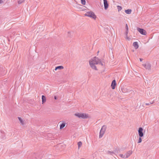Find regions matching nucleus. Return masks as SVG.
<instances>
[{
  "label": "nucleus",
  "instance_id": "obj_25",
  "mask_svg": "<svg viewBox=\"0 0 159 159\" xmlns=\"http://www.w3.org/2000/svg\"><path fill=\"white\" fill-rule=\"evenodd\" d=\"M125 29H126V31H128V28L127 24H126Z\"/></svg>",
  "mask_w": 159,
  "mask_h": 159
},
{
  "label": "nucleus",
  "instance_id": "obj_20",
  "mask_svg": "<svg viewBox=\"0 0 159 159\" xmlns=\"http://www.w3.org/2000/svg\"><path fill=\"white\" fill-rule=\"evenodd\" d=\"M81 2L82 4L83 5H85V0H81Z\"/></svg>",
  "mask_w": 159,
  "mask_h": 159
},
{
  "label": "nucleus",
  "instance_id": "obj_26",
  "mask_svg": "<svg viewBox=\"0 0 159 159\" xmlns=\"http://www.w3.org/2000/svg\"><path fill=\"white\" fill-rule=\"evenodd\" d=\"M124 155H123V154H120V156L122 158H124Z\"/></svg>",
  "mask_w": 159,
  "mask_h": 159
},
{
  "label": "nucleus",
  "instance_id": "obj_12",
  "mask_svg": "<svg viewBox=\"0 0 159 159\" xmlns=\"http://www.w3.org/2000/svg\"><path fill=\"white\" fill-rule=\"evenodd\" d=\"M133 46L135 49H137L139 48V45L137 42H134L133 43Z\"/></svg>",
  "mask_w": 159,
  "mask_h": 159
},
{
  "label": "nucleus",
  "instance_id": "obj_23",
  "mask_svg": "<svg viewBox=\"0 0 159 159\" xmlns=\"http://www.w3.org/2000/svg\"><path fill=\"white\" fill-rule=\"evenodd\" d=\"M142 139L141 137H139V139L138 143H141L142 142Z\"/></svg>",
  "mask_w": 159,
  "mask_h": 159
},
{
  "label": "nucleus",
  "instance_id": "obj_1",
  "mask_svg": "<svg viewBox=\"0 0 159 159\" xmlns=\"http://www.w3.org/2000/svg\"><path fill=\"white\" fill-rule=\"evenodd\" d=\"M89 64L93 69L97 70L98 69L95 65L99 64L103 66L104 65V61L103 60H101L98 57H94L89 60Z\"/></svg>",
  "mask_w": 159,
  "mask_h": 159
},
{
  "label": "nucleus",
  "instance_id": "obj_16",
  "mask_svg": "<svg viewBox=\"0 0 159 159\" xmlns=\"http://www.w3.org/2000/svg\"><path fill=\"white\" fill-rule=\"evenodd\" d=\"M66 125L65 123L64 122L62 123L60 125V129H62Z\"/></svg>",
  "mask_w": 159,
  "mask_h": 159
},
{
  "label": "nucleus",
  "instance_id": "obj_28",
  "mask_svg": "<svg viewBox=\"0 0 159 159\" xmlns=\"http://www.w3.org/2000/svg\"><path fill=\"white\" fill-rule=\"evenodd\" d=\"M108 152L109 153H110L111 154V153H113V152H111L109 151Z\"/></svg>",
  "mask_w": 159,
  "mask_h": 159
},
{
  "label": "nucleus",
  "instance_id": "obj_14",
  "mask_svg": "<svg viewBox=\"0 0 159 159\" xmlns=\"http://www.w3.org/2000/svg\"><path fill=\"white\" fill-rule=\"evenodd\" d=\"M125 12L126 14H130L131 12V10L129 9L125 10Z\"/></svg>",
  "mask_w": 159,
  "mask_h": 159
},
{
  "label": "nucleus",
  "instance_id": "obj_13",
  "mask_svg": "<svg viewBox=\"0 0 159 159\" xmlns=\"http://www.w3.org/2000/svg\"><path fill=\"white\" fill-rule=\"evenodd\" d=\"M42 102L43 103L45 102L46 101V98L45 97L44 95H42Z\"/></svg>",
  "mask_w": 159,
  "mask_h": 159
},
{
  "label": "nucleus",
  "instance_id": "obj_6",
  "mask_svg": "<svg viewBox=\"0 0 159 159\" xmlns=\"http://www.w3.org/2000/svg\"><path fill=\"white\" fill-rule=\"evenodd\" d=\"M143 66L148 70H150V69L151 65L148 63H146L144 64H143Z\"/></svg>",
  "mask_w": 159,
  "mask_h": 159
},
{
  "label": "nucleus",
  "instance_id": "obj_3",
  "mask_svg": "<svg viewBox=\"0 0 159 159\" xmlns=\"http://www.w3.org/2000/svg\"><path fill=\"white\" fill-rule=\"evenodd\" d=\"M75 116L80 118H81L83 119H86L89 118V116L88 114L85 113H77L75 114Z\"/></svg>",
  "mask_w": 159,
  "mask_h": 159
},
{
  "label": "nucleus",
  "instance_id": "obj_4",
  "mask_svg": "<svg viewBox=\"0 0 159 159\" xmlns=\"http://www.w3.org/2000/svg\"><path fill=\"white\" fill-rule=\"evenodd\" d=\"M107 128V126L105 125H103L102 127L100 132L99 138H101L106 131V129Z\"/></svg>",
  "mask_w": 159,
  "mask_h": 159
},
{
  "label": "nucleus",
  "instance_id": "obj_2",
  "mask_svg": "<svg viewBox=\"0 0 159 159\" xmlns=\"http://www.w3.org/2000/svg\"><path fill=\"white\" fill-rule=\"evenodd\" d=\"M84 15L86 16L90 17L93 19H96V16L94 13L92 11H89L87 12Z\"/></svg>",
  "mask_w": 159,
  "mask_h": 159
},
{
  "label": "nucleus",
  "instance_id": "obj_18",
  "mask_svg": "<svg viewBox=\"0 0 159 159\" xmlns=\"http://www.w3.org/2000/svg\"><path fill=\"white\" fill-rule=\"evenodd\" d=\"M18 119H19V120H20V123L22 125H24V121H23V120H22V119H21V118L20 117H18Z\"/></svg>",
  "mask_w": 159,
  "mask_h": 159
},
{
  "label": "nucleus",
  "instance_id": "obj_30",
  "mask_svg": "<svg viewBox=\"0 0 159 159\" xmlns=\"http://www.w3.org/2000/svg\"><path fill=\"white\" fill-rule=\"evenodd\" d=\"M2 2V0H0V3H1Z\"/></svg>",
  "mask_w": 159,
  "mask_h": 159
},
{
  "label": "nucleus",
  "instance_id": "obj_29",
  "mask_svg": "<svg viewBox=\"0 0 159 159\" xmlns=\"http://www.w3.org/2000/svg\"><path fill=\"white\" fill-rule=\"evenodd\" d=\"M142 60H143V59H142V58H140V61H142Z\"/></svg>",
  "mask_w": 159,
  "mask_h": 159
},
{
  "label": "nucleus",
  "instance_id": "obj_9",
  "mask_svg": "<svg viewBox=\"0 0 159 159\" xmlns=\"http://www.w3.org/2000/svg\"><path fill=\"white\" fill-rule=\"evenodd\" d=\"M125 148H116L114 150V152L115 153H119L121 151H123L124 150H125Z\"/></svg>",
  "mask_w": 159,
  "mask_h": 159
},
{
  "label": "nucleus",
  "instance_id": "obj_15",
  "mask_svg": "<svg viewBox=\"0 0 159 159\" xmlns=\"http://www.w3.org/2000/svg\"><path fill=\"white\" fill-rule=\"evenodd\" d=\"M63 68V67L62 66H57V67H56L55 69V70H58V69H62Z\"/></svg>",
  "mask_w": 159,
  "mask_h": 159
},
{
  "label": "nucleus",
  "instance_id": "obj_27",
  "mask_svg": "<svg viewBox=\"0 0 159 159\" xmlns=\"http://www.w3.org/2000/svg\"><path fill=\"white\" fill-rule=\"evenodd\" d=\"M54 99H55V100H56V99H57V97H56V96H55L54 97Z\"/></svg>",
  "mask_w": 159,
  "mask_h": 159
},
{
  "label": "nucleus",
  "instance_id": "obj_11",
  "mask_svg": "<svg viewBox=\"0 0 159 159\" xmlns=\"http://www.w3.org/2000/svg\"><path fill=\"white\" fill-rule=\"evenodd\" d=\"M103 2L104 9L105 10H106L108 6L107 1V0H103Z\"/></svg>",
  "mask_w": 159,
  "mask_h": 159
},
{
  "label": "nucleus",
  "instance_id": "obj_8",
  "mask_svg": "<svg viewBox=\"0 0 159 159\" xmlns=\"http://www.w3.org/2000/svg\"><path fill=\"white\" fill-rule=\"evenodd\" d=\"M132 153V151H128L124 156V158H127Z\"/></svg>",
  "mask_w": 159,
  "mask_h": 159
},
{
  "label": "nucleus",
  "instance_id": "obj_19",
  "mask_svg": "<svg viewBox=\"0 0 159 159\" xmlns=\"http://www.w3.org/2000/svg\"><path fill=\"white\" fill-rule=\"evenodd\" d=\"M24 1V0H19L18 1V3L19 4H21Z\"/></svg>",
  "mask_w": 159,
  "mask_h": 159
},
{
  "label": "nucleus",
  "instance_id": "obj_5",
  "mask_svg": "<svg viewBox=\"0 0 159 159\" xmlns=\"http://www.w3.org/2000/svg\"><path fill=\"white\" fill-rule=\"evenodd\" d=\"M143 129L142 127H140L138 130V133L139 137H142L143 136L144 134L143 132Z\"/></svg>",
  "mask_w": 159,
  "mask_h": 159
},
{
  "label": "nucleus",
  "instance_id": "obj_7",
  "mask_svg": "<svg viewBox=\"0 0 159 159\" xmlns=\"http://www.w3.org/2000/svg\"><path fill=\"white\" fill-rule=\"evenodd\" d=\"M137 30L141 34L144 35H146V31L143 29L138 28Z\"/></svg>",
  "mask_w": 159,
  "mask_h": 159
},
{
  "label": "nucleus",
  "instance_id": "obj_10",
  "mask_svg": "<svg viewBox=\"0 0 159 159\" xmlns=\"http://www.w3.org/2000/svg\"><path fill=\"white\" fill-rule=\"evenodd\" d=\"M116 85V81L115 80H114L112 81L111 85L112 89H114L115 88Z\"/></svg>",
  "mask_w": 159,
  "mask_h": 159
},
{
  "label": "nucleus",
  "instance_id": "obj_24",
  "mask_svg": "<svg viewBox=\"0 0 159 159\" xmlns=\"http://www.w3.org/2000/svg\"><path fill=\"white\" fill-rule=\"evenodd\" d=\"M128 31H126V33H125V35H126V36L127 39H129V38L127 37V35H128Z\"/></svg>",
  "mask_w": 159,
  "mask_h": 159
},
{
  "label": "nucleus",
  "instance_id": "obj_22",
  "mask_svg": "<svg viewBox=\"0 0 159 159\" xmlns=\"http://www.w3.org/2000/svg\"><path fill=\"white\" fill-rule=\"evenodd\" d=\"M154 102L153 101V102H150L149 103H145V105L146 106L149 105L150 104H153Z\"/></svg>",
  "mask_w": 159,
  "mask_h": 159
},
{
  "label": "nucleus",
  "instance_id": "obj_17",
  "mask_svg": "<svg viewBox=\"0 0 159 159\" xmlns=\"http://www.w3.org/2000/svg\"><path fill=\"white\" fill-rule=\"evenodd\" d=\"M78 149H79L80 147L82 145V143L81 141H80L78 143Z\"/></svg>",
  "mask_w": 159,
  "mask_h": 159
},
{
  "label": "nucleus",
  "instance_id": "obj_21",
  "mask_svg": "<svg viewBox=\"0 0 159 159\" xmlns=\"http://www.w3.org/2000/svg\"><path fill=\"white\" fill-rule=\"evenodd\" d=\"M117 7V9H118V11H119L121 10L122 9V8L121 7H120L119 6H118Z\"/></svg>",
  "mask_w": 159,
  "mask_h": 159
}]
</instances>
